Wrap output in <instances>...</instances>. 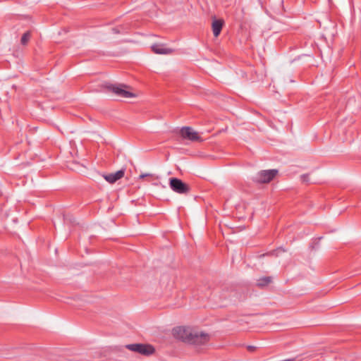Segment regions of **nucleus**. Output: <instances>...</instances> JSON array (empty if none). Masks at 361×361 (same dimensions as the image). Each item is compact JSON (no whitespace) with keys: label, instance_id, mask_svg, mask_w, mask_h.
I'll return each instance as SVG.
<instances>
[{"label":"nucleus","instance_id":"nucleus-13","mask_svg":"<svg viewBox=\"0 0 361 361\" xmlns=\"http://www.w3.org/2000/svg\"><path fill=\"white\" fill-rule=\"evenodd\" d=\"M301 180L303 183H309V175L308 174H303L300 176Z\"/></svg>","mask_w":361,"mask_h":361},{"label":"nucleus","instance_id":"nucleus-4","mask_svg":"<svg viewBox=\"0 0 361 361\" xmlns=\"http://www.w3.org/2000/svg\"><path fill=\"white\" fill-rule=\"evenodd\" d=\"M169 186L173 191L181 195H187L190 191L189 185L178 178H171L169 179Z\"/></svg>","mask_w":361,"mask_h":361},{"label":"nucleus","instance_id":"nucleus-10","mask_svg":"<svg viewBox=\"0 0 361 361\" xmlns=\"http://www.w3.org/2000/svg\"><path fill=\"white\" fill-rule=\"evenodd\" d=\"M271 281L272 278L271 276H263L257 279L256 285L259 288H263L268 286Z\"/></svg>","mask_w":361,"mask_h":361},{"label":"nucleus","instance_id":"nucleus-15","mask_svg":"<svg viewBox=\"0 0 361 361\" xmlns=\"http://www.w3.org/2000/svg\"><path fill=\"white\" fill-rule=\"evenodd\" d=\"M248 349H249L250 350H254V349H255V347H253V346H248Z\"/></svg>","mask_w":361,"mask_h":361},{"label":"nucleus","instance_id":"nucleus-14","mask_svg":"<svg viewBox=\"0 0 361 361\" xmlns=\"http://www.w3.org/2000/svg\"><path fill=\"white\" fill-rule=\"evenodd\" d=\"M146 177H153V175L152 174H149V173H142V174L140 175V179H142V178H146Z\"/></svg>","mask_w":361,"mask_h":361},{"label":"nucleus","instance_id":"nucleus-3","mask_svg":"<svg viewBox=\"0 0 361 361\" xmlns=\"http://www.w3.org/2000/svg\"><path fill=\"white\" fill-rule=\"evenodd\" d=\"M277 169L262 170L252 177V181L257 184L269 183L278 174Z\"/></svg>","mask_w":361,"mask_h":361},{"label":"nucleus","instance_id":"nucleus-6","mask_svg":"<svg viewBox=\"0 0 361 361\" xmlns=\"http://www.w3.org/2000/svg\"><path fill=\"white\" fill-rule=\"evenodd\" d=\"M180 134L183 139H187L192 142L203 141L198 133L195 131L191 127H183L180 130Z\"/></svg>","mask_w":361,"mask_h":361},{"label":"nucleus","instance_id":"nucleus-8","mask_svg":"<svg viewBox=\"0 0 361 361\" xmlns=\"http://www.w3.org/2000/svg\"><path fill=\"white\" fill-rule=\"evenodd\" d=\"M224 25V21L222 20H214L212 22V31L214 35L216 37L221 33L222 30V27Z\"/></svg>","mask_w":361,"mask_h":361},{"label":"nucleus","instance_id":"nucleus-12","mask_svg":"<svg viewBox=\"0 0 361 361\" xmlns=\"http://www.w3.org/2000/svg\"><path fill=\"white\" fill-rule=\"evenodd\" d=\"M112 31L114 34H119V33H123L125 32V29H124V27L123 26H118V27H113L112 28Z\"/></svg>","mask_w":361,"mask_h":361},{"label":"nucleus","instance_id":"nucleus-7","mask_svg":"<svg viewBox=\"0 0 361 361\" xmlns=\"http://www.w3.org/2000/svg\"><path fill=\"white\" fill-rule=\"evenodd\" d=\"M125 169H121L116 173L104 175V179L110 183H114L124 176Z\"/></svg>","mask_w":361,"mask_h":361},{"label":"nucleus","instance_id":"nucleus-5","mask_svg":"<svg viewBox=\"0 0 361 361\" xmlns=\"http://www.w3.org/2000/svg\"><path fill=\"white\" fill-rule=\"evenodd\" d=\"M126 347L131 351L147 356L152 355L155 351L154 348L149 344L133 343L126 345Z\"/></svg>","mask_w":361,"mask_h":361},{"label":"nucleus","instance_id":"nucleus-2","mask_svg":"<svg viewBox=\"0 0 361 361\" xmlns=\"http://www.w3.org/2000/svg\"><path fill=\"white\" fill-rule=\"evenodd\" d=\"M102 87L107 92H112L116 96L122 98L127 99L136 97L133 92L127 90L130 87L123 84H111L109 82H104L102 85Z\"/></svg>","mask_w":361,"mask_h":361},{"label":"nucleus","instance_id":"nucleus-9","mask_svg":"<svg viewBox=\"0 0 361 361\" xmlns=\"http://www.w3.org/2000/svg\"><path fill=\"white\" fill-rule=\"evenodd\" d=\"M152 49L155 54H169L173 52V49L169 48H164L161 44L152 45Z\"/></svg>","mask_w":361,"mask_h":361},{"label":"nucleus","instance_id":"nucleus-11","mask_svg":"<svg viewBox=\"0 0 361 361\" xmlns=\"http://www.w3.org/2000/svg\"><path fill=\"white\" fill-rule=\"evenodd\" d=\"M31 37V33L30 31H27L26 32H25L22 37H21V39H20V43L23 44V45H27V44L28 43Z\"/></svg>","mask_w":361,"mask_h":361},{"label":"nucleus","instance_id":"nucleus-1","mask_svg":"<svg viewBox=\"0 0 361 361\" xmlns=\"http://www.w3.org/2000/svg\"><path fill=\"white\" fill-rule=\"evenodd\" d=\"M173 335L190 344L200 345H204L209 341V335L204 332L195 331L190 328L178 326L173 330Z\"/></svg>","mask_w":361,"mask_h":361}]
</instances>
